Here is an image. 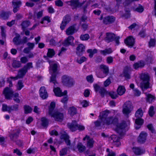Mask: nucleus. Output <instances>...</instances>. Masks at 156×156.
Listing matches in <instances>:
<instances>
[{"label":"nucleus","instance_id":"c85d7f7f","mask_svg":"<svg viewBox=\"0 0 156 156\" xmlns=\"http://www.w3.org/2000/svg\"><path fill=\"white\" fill-rule=\"evenodd\" d=\"M123 76L126 78L128 79L130 78V72L128 67H126L123 72Z\"/></svg>","mask_w":156,"mask_h":156},{"label":"nucleus","instance_id":"423d86ee","mask_svg":"<svg viewBox=\"0 0 156 156\" xmlns=\"http://www.w3.org/2000/svg\"><path fill=\"white\" fill-rule=\"evenodd\" d=\"M67 125L70 130L73 132L75 131L77 129L80 131H82L85 129L84 126L78 124L75 120L73 121L71 123H68Z\"/></svg>","mask_w":156,"mask_h":156},{"label":"nucleus","instance_id":"49530a36","mask_svg":"<svg viewBox=\"0 0 156 156\" xmlns=\"http://www.w3.org/2000/svg\"><path fill=\"white\" fill-rule=\"evenodd\" d=\"M23 108L25 114L30 113L32 110V108L28 105H25L24 106Z\"/></svg>","mask_w":156,"mask_h":156},{"label":"nucleus","instance_id":"a18cd8bd","mask_svg":"<svg viewBox=\"0 0 156 156\" xmlns=\"http://www.w3.org/2000/svg\"><path fill=\"white\" fill-rule=\"evenodd\" d=\"M23 76L19 70L17 76L15 77L11 76L10 78L11 79H13L14 80H17L18 79L22 78Z\"/></svg>","mask_w":156,"mask_h":156},{"label":"nucleus","instance_id":"7ed1b4c3","mask_svg":"<svg viewBox=\"0 0 156 156\" xmlns=\"http://www.w3.org/2000/svg\"><path fill=\"white\" fill-rule=\"evenodd\" d=\"M140 79L141 82L140 87L142 90L150 88V77L148 73H143L140 75Z\"/></svg>","mask_w":156,"mask_h":156},{"label":"nucleus","instance_id":"6e6552de","mask_svg":"<svg viewBox=\"0 0 156 156\" xmlns=\"http://www.w3.org/2000/svg\"><path fill=\"white\" fill-rule=\"evenodd\" d=\"M133 108L132 104L129 101L126 102L122 106V112L125 115L128 117Z\"/></svg>","mask_w":156,"mask_h":156},{"label":"nucleus","instance_id":"e433bc0d","mask_svg":"<svg viewBox=\"0 0 156 156\" xmlns=\"http://www.w3.org/2000/svg\"><path fill=\"white\" fill-rule=\"evenodd\" d=\"M12 67L15 69L18 68L21 66L20 62L16 60L13 61L12 64Z\"/></svg>","mask_w":156,"mask_h":156},{"label":"nucleus","instance_id":"a211bd4d","mask_svg":"<svg viewBox=\"0 0 156 156\" xmlns=\"http://www.w3.org/2000/svg\"><path fill=\"white\" fill-rule=\"evenodd\" d=\"M74 40V37L71 36H69L62 42V44L65 46H68L69 45L73 46V41Z\"/></svg>","mask_w":156,"mask_h":156},{"label":"nucleus","instance_id":"5701e85b","mask_svg":"<svg viewBox=\"0 0 156 156\" xmlns=\"http://www.w3.org/2000/svg\"><path fill=\"white\" fill-rule=\"evenodd\" d=\"M66 3L70 5L73 9H76L80 5L79 2L77 0H71L67 2Z\"/></svg>","mask_w":156,"mask_h":156},{"label":"nucleus","instance_id":"ddd939ff","mask_svg":"<svg viewBox=\"0 0 156 156\" xmlns=\"http://www.w3.org/2000/svg\"><path fill=\"white\" fill-rule=\"evenodd\" d=\"M100 20H102L103 23L105 24H108L114 23L115 20V18L113 16H108L103 18L101 16L99 18Z\"/></svg>","mask_w":156,"mask_h":156},{"label":"nucleus","instance_id":"dca6fc26","mask_svg":"<svg viewBox=\"0 0 156 156\" xmlns=\"http://www.w3.org/2000/svg\"><path fill=\"white\" fill-rule=\"evenodd\" d=\"M70 20L71 18L69 16L67 15L64 17L60 26V29L62 30H63L65 28L66 25Z\"/></svg>","mask_w":156,"mask_h":156},{"label":"nucleus","instance_id":"a19ab883","mask_svg":"<svg viewBox=\"0 0 156 156\" xmlns=\"http://www.w3.org/2000/svg\"><path fill=\"white\" fill-rule=\"evenodd\" d=\"M41 124L42 126L46 127L48 125V119L45 117H42L41 119Z\"/></svg>","mask_w":156,"mask_h":156},{"label":"nucleus","instance_id":"6e6d98bb","mask_svg":"<svg viewBox=\"0 0 156 156\" xmlns=\"http://www.w3.org/2000/svg\"><path fill=\"white\" fill-rule=\"evenodd\" d=\"M133 92L134 95L136 96H139L141 94V91L137 88L134 89Z\"/></svg>","mask_w":156,"mask_h":156},{"label":"nucleus","instance_id":"8fccbe9b","mask_svg":"<svg viewBox=\"0 0 156 156\" xmlns=\"http://www.w3.org/2000/svg\"><path fill=\"white\" fill-rule=\"evenodd\" d=\"M109 95L113 99H115L118 96V94L114 91H111L109 93Z\"/></svg>","mask_w":156,"mask_h":156},{"label":"nucleus","instance_id":"052dcab7","mask_svg":"<svg viewBox=\"0 0 156 156\" xmlns=\"http://www.w3.org/2000/svg\"><path fill=\"white\" fill-rule=\"evenodd\" d=\"M154 107L153 106H151L149 108L148 113L149 115L151 117H152L154 113Z\"/></svg>","mask_w":156,"mask_h":156},{"label":"nucleus","instance_id":"c756f323","mask_svg":"<svg viewBox=\"0 0 156 156\" xmlns=\"http://www.w3.org/2000/svg\"><path fill=\"white\" fill-rule=\"evenodd\" d=\"M20 36L19 34L16 35V36L13 39V42L14 44L16 45H19L22 44L21 40L20 39Z\"/></svg>","mask_w":156,"mask_h":156},{"label":"nucleus","instance_id":"4d7b16f0","mask_svg":"<svg viewBox=\"0 0 156 156\" xmlns=\"http://www.w3.org/2000/svg\"><path fill=\"white\" fill-rule=\"evenodd\" d=\"M10 108V106H8L5 104H2V109L3 111L9 112Z\"/></svg>","mask_w":156,"mask_h":156},{"label":"nucleus","instance_id":"4468645a","mask_svg":"<svg viewBox=\"0 0 156 156\" xmlns=\"http://www.w3.org/2000/svg\"><path fill=\"white\" fill-rule=\"evenodd\" d=\"M33 68V63L32 62H29L24 65L23 67L20 69L19 70L24 76L27 72L28 70Z\"/></svg>","mask_w":156,"mask_h":156},{"label":"nucleus","instance_id":"9d476101","mask_svg":"<svg viewBox=\"0 0 156 156\" xmlns=\"http://www.w3.org/2000/svg\"><path fill=\"white\" fill-rule=\"evenodd\" d=\"M62 82L64 85L68 87H71L73 85V79L66 75H64L62 77Z\"/></svg>","mask_w":156,"mask_h":156},{"label":"nucleus","instance_id":"aec40b11","mask_svg":"<svg viewBox=\"0 0 156 156\" xmlns=\"http://www.w3.org/2000/svg\"><path fill=\"white\" fill-rule=\"evenodd\" d=\"M39 94L40 97L43 99L47 98L48 94L44 87H41L39 90Z\"/></svg>","mask_w":156,"mask_h":156},{"label":"nucleus","instance_id":"b1692460","mask_svg":"<svg viewBox=\"0 0 156 156\" xmlns=\"http://www.w3.org/2000/svg\"><path fill=\"white\" fill-rule=\"evenodd\" d=\"M134 153L136 155H140L144 154L145 152L144 149L140 147H134L132 149Z\"/></svg>","mask_w":156,"mask_h":156},{"label":"nucleus","instance_id":"4c0bfd02","mask_svg":"<svg viewBox=\"0 0 156 156\" xmlns=\"http://www.w3.org/2000/svg\"><path fill=\"white\" fill-rule=\"evenodd\" d=\"M94 143V141L92 138H90L87 141V147L89 148H91L93 147Z\"/></svg>","mask_w":156,"mask_h":156},{"label":"nucleus","instance_id":"9b49d317","mask_svg":"<svg viewBox=\"0 0 156 156\" xmlns=\"http://www.w3.org/2000/svg\"><path fill=\"white\" fill-rule=\"evenodd\" d=\"M129 124V122L128 121L127 123H126L124 121H122L121 123L119 124L118 122L116 125H115L117 127L115 130L121 136L123 135V133L122 129H124Z\"/></svg>","mask_w":156,"mask_h":156},{"label":"nucleus","instance_id":"0e129e2a","mask_svg":"<svg viewBox=\"0 0 156 156\" xmlns=\"http://www.w3.org/2000/svg\"><path fill=\"white\" fill-rule=\"evenodd\" d=\"M135 11L141 13L144 11V8L141 5H139V6L136 8Z\"/></svg>","mask_w":156,"mask_h":156},{"label":"nucleus","instance_id":"f704fd0d","mask_svg":"<svg viewBox=\"0 0 156 156\" xmlns=\"http://www.w3.org/2000/svg\"><path fill=\"white\" fill-rule=\"evenodd\" d=\"M53 91L56 96L61 97L62 96V92L59 88L58 87H54L53 89Z\"/></svg>","mask_w":156,"mask_h":156},{"label":"nucleus","instance_id":"f257e3e1","mask_svg":"<svg viewBox=\"0 0 156 156\" xmlns=\"http://www.w3.org/2000/svg\"><path fill=\"white\" fill-rule=\"evenodd\" d=\"M109 112L108 111L103 112L102 113L101 120L103 121L102 125L106 124L109 125L113 124L114 125H116L118 122V118L116 116H110L107 117Z\"/></svg>","mask_w":156,"mask_h":156},{"label":"nucleus","instance_id":"4be33fe9","mask_svg":"<svg viewBox=\"0 0 156 156\" xmlns=\"http://www.w3.org/2000/svg\"><path fill=\"white\" fill-rule=\"evenodd\" d=\"M124 42L126 45L130 48L132 47L134 44V39L132 37H127L124 41Z\"/></svg>","mask_w":156,"mask_h":156},{"label":"nucleus","instance_id":"39448f33","mask_svg":"<svg viewBox=\"0 0 156 156\" xmlns=\"http://www.w3.org/2000/svg\"><path fill=\"white\" fill-rule=\"evenodd\" d=\"M99 69L103 73L96 72V74L98 77L103 78L108 75L109 72L108 66L104 64H101L99 66Z\"/></svg>","mask_w":156,"mask_h":156},{"label":"nucleus","instance_id":"cd10ccee","mask_svg":"<svg viewBox=\"0 0 156 156\" xmlns=\"http://www.w3.org/2000/svg\"><path fill=\"white\" fill-rule=\"evenodd\" d=\"M61 138L65 140L67 146L70 145V141L69 139V136L66 133H65L62 134L61 136Z\"/></svg>","mask_w":156,"mask_h":156},{"label":"nucleus","instance_id":"3c124183","mask_svg":"<svg viewBox=\"0 0 156 156\" xmlns=\"http://www.w3.org/2000/svg\"><path fill=\"white\" fill-rule=\"evenodd\" d=\"M89 38V36L88 34L81 35L80 36V39L83 41H86Z\"/></svg>","mask_w":156,"mask_h":156},{"label":"nucleus","instance_id":"69168bd1","mask_svg":"<svg viewBox=\"0 0 156 156\" xmlns=\"http://www.w3.org/2000/svg\"><path fill=\"white\" fill-rule=\"evenodd\" d=\"M125 13L122 15V17H125L126 18H128L130 16V11L129 10H125Z\"/></svg>","mask_w":156,"mask_h":156},{"label":"nucleus","instance_id":"58836bf2","mask_svg":"<svg viewBox=\"0 0 156 156\" xmlns=\"http://www.w3.org/2000/svg\"><path fill=\"white\" fill-rule=\"evenodd\" d=\"M9 12L2 11L1 13L0 16L4 20L7 19L9 16Z\"/></svg>","mask_w":156,"mask_h":156},{"label":"nucleus","instance_id":"0eeeda50","mask_svg":"<svg viewBox=\"0 0 156 156\" xmlns=\"http://www.w3.org/2000/svg\"><path fill=\"white\" fill-rule=\"evenodd\" d=\"M106 37L105 38V41L108 43H109L115 41L117 45L119 44V39L120 37L119 36L115 37V35L112 33H107L106 34Z\"/></svg>","mask_w":156,"mask_h":156},{"label":"nucleus","instance_id":"1a4fd4ad","mask_svg":"<svg viewBox=\"0 0 156 156\" xmlns=\"http://www.w3.org/2000/svg\"><path fill=\"white\" fill-rule=\"evenodd\" d=\"M3 93L5 98L7 99H10L13 97L14 98H17L19 97V94L17 93L13 94V92L12 89L6 87L3 90Z\"/></svg>","mask_w":156,"mask_h":156},{"label":"nucleus","instance_id":"bb28decb","mask_svg":"<svg viewBox=\"0 0 156 156\" xmlns=\"http://www.w3.org/2000/svg\"><path fill=\"white\" fill-rule=\"evenodd\" d=\"M111 138L113 140L114 144L117 147H118L120 144L119 142L120 138L115 135H112L111 136Z\"/></svg>","mask_w":156,"mask_h":156},{"label":"nucleus","instance_id":"412c9836","mask_svg":"<svg viewBox=\"0 0 156 156\" xmlns=\"http://www.w3.org/2000/svg\"><path fill=\"white\" fill-rule=\"evenodd\" d=\"M147 135L146 133L143 132H142L138 138V142L140 144L144 143L146 140Z\"/></svg>","mask_w":156,"mask_h":156},{"label":"nucleus","instance_id":"2f4dec72","mask_svg":"<svg viewBox=\"0 0 156 156\" xmlns=\"http://www.w3.org/2000/svg\"><path fill=\"white\" fill-rule=\"evenodd\" d=\"M55 54V52L54 50L52 49H48V51L47 54V56H44V58L47 59L48 57L52 58Z\"/></svg>","mask_w":156,"mask_h":156},{"label":"nucleus","instance_id":"7c9ffc66","mask_svg":"<svg viewBox=\"0 0 156 156\" xmlns=\"http://www.w3.org/2000/svg\"><path fill=\"white\" fill-rule=\"evenodd\" d=\"M113 51L111 48H106L104 50H101L100 52V53L104 56L107 54H109L112 53Z\"/></svg>","mask_w":156,"mask_h":156},{"label":"nucleus","instance_id":"c03bdc74","mask_svg":"<svg viewBox=\"0 0 156 156\" xmlns=\"http://www.w3.org/2000/svg\"><path fill=\"white\" fill-rule=\"evenodd\" d=\"M30 25V22L29 21L26 20L23 21L21 24L22 28L23 29H24L28 27Z\"/></svg>","mask_w":156,"mask_h":156},{"label":"nucleus","instance_id":"680f3d73","mask_svg":"<svg viewBox=\"0 0 156 156\" xmlns=\"http://www.w3.org/2000/svg\"><path fill=\"white\" fill-rule=\"evenodd\" d=\"M23 87V83L21 80H19L17 85V89L20 90Z\"/></svg>","mask_w":156,"mask_h":156},{"label":"nucleus","instance_id":"72a5a7b5","mask_svg":"<svg viewBox=\"0 0 156 156\" xmlns=\"http://www.w3.org/2000/svg\"><path fill=\"white\" fill-rule=\"evenodd\" d=\"M126 90L125 87L123 86H119L117 90V92L118 94L120 96L122 95L125 92Z\"/></svg>","mask_w":156,"mask_h":156},{"label":"nucleus","instance_id":"de8ad7c7","mask_svg":"<svg viewBox=\"0 0 156 156\" xmlns=\"http://www.w3.org/2000/svg\"><path fill=\"white\" fill-rule=\"evenodd\" d=\"M155 99V98L151 94H148L147 95V101L149 103L152 102L153 101H154Z\"/></svg>","mask_w":156,"mask_h":156},{"label":"nucleus","instance_id":"a878e982","mask_svg":"<svg viewBox=\"0 0 156 156\" xmlns=\"http://www.w3.org/2000/svg\"><path fill=\"white\" fill-rule=\"evenodd\" d=\"M85 47L82 44L78 45L76 48V54L78 55H82L85 50Z\"/></svg>","mask_w":156,"mask_h":156},{"label":"nucleus","instance_id":"338daca9","mask_svg":"<svg viewBox=\"0 0 156 156\" xmlns=\"http://www.w3.org/2000/svg\"><path fill=\"white\" fill-rule=\"evenodd\" d=\"M86 60V58L84 57H82L77 60V62L80 64Z\"/></svg>","mask_w":156,"mask_h":156},{"label":"nucleus","instance_id":"bf43d9fd","mask_svg":"<svg viewBox=\"0 0 156 156\" xmlns=\"http://www.w3.org/2000/svg\"><path fill=\"white\" fill-rule=\"evenodd\" d=\"M86 79L87 81L90 83H93L94 80L92 75L87 76L86 77Z\"/></svg>","mask_w":156,"mask_h":156},{"label":"nucleus","instance_id":"603ef678","mask_svg":"<svg viewBox=\"0 0 156 156\" xmlns=\"http://www.w3.org/2000/svg\"><path fill=\"white\" fill-rule=\"evenodd\" d=\"M146 30L144 29H142L139 32L138 35L141 37H144L146 36Z\"/></svg>","mask_w":156,"mask_h":156},{"label":"nucleus","instance_id":"20e7f679","mask_svg":"<svg viewBox=\"0 0 156 156\" xmlns=\"http://www.w3.org/2000/svg\"><path fill=\"white\" fill-rule=\"evenodd\" d=\"M143 115L142 110V109L140 108L135 113V116L136 117L138 118L136 119L135 120L136 125L135 126L136 129H139L140 127L141 126L143 123V120L140 118L142 117Z\"/></svg>","mask_w":156,"mask_h":156},{"label":"nucleus","instance_id":"13d9d810","mask_svg":"<svg viewBox=\"0 0 156 156\" xmlns=\"http://www.w3.org/2000/svg\"><path fill=\"white\" fill-rule=\"evenodd\" d=\"M50 18L49 16H46L42 18L41 20V23L42 24L44 23V21H47L48 23H50L51 22V20L50 19Z\"/></svg>","mask_w":156,"mask_h":156},{"label":"nucleus","instance_id":"774afa93","mask_svg":"<svg viewBox=\"0 0 156 156\" xmlns=\"http://www.w3.org/2000/svg\"><path fill=\"white\" fill-rule=\"evenodd\" d=\"M28 46V48L30 49V50H32L33 49L34 47V44L33 43L28 42L27 44Z\"/></svg>","mask_w":156,"mask_h":156},{"label":"nucleus","instance_id":"79ce46f5","mask_svg":"<svg viewBox=\"0 0 156 156\" xmlns=\"http://www.w3.org/2000/svg\"><path fill=\"white\" fill-rule=\"evenodd\" d=\"M87 52L89 53V57L91 58L93 57V55L94 54L96 53L97 52V50L94 49L93 50L92 49H89L87 50Z\"/></svg>","mask_w":156,"mask_h":156},{"label":"nucleus","instance_id":"f03ea898","mask_svg":"<svg viewBox=\"0 0 156 156\" xmlns=\"http://www.w3.org/2000/svg\"><path fill=\"white\" fill-rule=\"evenodd\" d=\"M48 61L50 65L49 72L51 75L50 82H52L55 85L57 83L56 78L58 73L57 64L53 61L49 60Z\"/></svg>","mask_w":156,"mask_h":156},{"label":"nucleus","instance_id":"09e8293b","mask_svg":"<svg viewBox=\"0 0 156 156\" xmlns=\"http://www.w3.org/2000/svg\"><path fill=\"white\" fill-rule=\"evenodd\" d=\"M68 149L67 147L62 148L60 151V156H64L66 154Z\"/></svg>","mask_w":156,"mask_h":156},{"label":"nucleus","instance_id":"ea45409f","mask_svg":"<svg viewBox=\"0 0 156 156\" xmlns=\"http://www.w3.org/2000/svg\"><path fill=\"white\" fill-rule=\"evenodd\" d=\"M77 148L79 152L80 153L84 151L86 148L81 143H79L78 144Z\"/></svg>","mask_w":156,"mask_h":156},{"label":"nucleus","instance_id":"f8f14e48","mask_svg":"<svg viewBox=\"0 0 156 156\" xmlns=\"http://www.w3.org/2000/svg\"><path fill=\"white\" fill-rule=\"evenodd\" d=\"M49 115L53 117L56 121L62 122L63 119V113L58 111H54L51 114H49Z\"/></svg>","mask_w":156,"mask_h":156},{"label":"nucleus","instance_id":"864d4df0","mask_svg":"<svg viewBox=\"0 0 156 156\" xmlns=\"http://www.w3.org/2000/svg\"><path fill=\"white\" fill-rule=\"evenodd\" d=\"M156 43L155 39H151L148 42L149 46L150 47H154L155 46Z\"/></svg>","mask_w":156,"mask_h":156},{"label":"nucleus","instance_id":"f3484780","mask_svg":"<svg viewBox=\"0 0 156 156\" xmlns=\"http://www.w3.org/2000/svg\"><path fill=\"white\" fill-rule=\"evenodd\" d=\"M20 131V129H19L12 130L9 135L10 139L14 141L15 139L17 138L19 136Z\"/></svg>","mask_w":156,"mask_h":156},{"label":"nucleus","instance_id":"e2e57ef3","mask_svg":"<svg viewBox=\"0 0 156 156\" xmlns=\"http://www.w3.org/2000/svg\"><path fill=\"white\" fill-rule=\"evenodd\" d=\"M20 62L22 63L25 64L29 61L28 59L26 56L22 57L20 59Z\"/></svg>","mask_w":156,"mask_h":156},{"label":"nucleus","instance_id":"2eb2a0df","mask_svg":"<svg viewBox=\"0 0 156 156\" xmlns=\"http://www.w3.org/2000/svg\"><path fill=\"white\" fill-rule=\"evenodd\" d=\"M94 89L96 92L99 91V93L101 96L103 97L105 94L107 93V91L103 87H100L97 84H94L93 85Z\"/></svg>","mask_w":156,"mask_h":156},{"label":"nucleus","instance_id":"473e14b6","mask_svg":"<svg viewBox=\"0 0 156 156\" xmlns=\"http://www.w3.org/2000/svg\"><path fill=\"white\" fill-rule=\"evenodd\" d=\"M144 66V62L143 61H140L134 64L133 65L134 68L136 69L139 68H142Z\"/></svg>","mask_w":156,"mask_h":156},{"label":"nucleus","instance_id":"6ab92c4d","mask_svg":"<svg viewBox=\"0 0 156 156\" xmlns=\"http://www.w3.org/2000/svg\"><path fill=\"white\" fill-rule=\"evenodd\" d=\"M21 2L19 0H13L12 1L13 11L14 13L16 12L21 5Z\"/></svg>","mask_w":156,"mask_h":156},{"label":"nucleus","instance_id":"5fc2aeb1","mask_svg":"<svg viewBox=\"0 0 156 156\" xmlns=\"http://www.w3.org/2000/svg\"><path fill=\"white\" fill-rule=\"evenodd\" d=\"M99 116L101 117H100L101 121L100 122L98 121H96L94 122V123H95V126L96 127H98L101 126H103L104 125H102V123H103V121H102L101 120V118L102 116H101V115H100Z\"/></svg>","mask_w":156,"mask_h":156},{"label":"nucleus","instance_id":"37998d69","mask_svg":"<svg viewBox=\"0 0 156 156\" xmlns=\"http://www.w3.org/2000/svg\"><path fill=\"white\" fill-rule=\"evenodd\" d=\"M55 107V103L54 102H51L50 106L49 108L48 113L49 114H51L53 112V110Z\"/></svg>","mask_w":156,"mask_h":156},{"label":"nucleus","instance_id":"393cba45","mask_svg":"<svg viewBox=\"0 0 156 156\" xmlns=\"http://www.w3.org/2000/svg\"><path fill=\"white\" fill-rule=\"evenodd\" d=\"M76 30V25H74L69 27L66 30V34L68 35L73 34Z\"/></svg>","mask_w":156,"mask_h":156},{"label":"nucleus","instance_id":"c9c22d12","mask_svg":"<svg viewBox=\"0 0 156 156\" xmlns=\"http://www.w3.org/2000/svg\"><path fill=\"white\" fill-rule=\"evenodd\" d=\"M68 112L71 115H73L77 113V110L73 106L70 107L68 109Z\"/></svg>","mask_w":156,"mask_h":156}]
</instances>
